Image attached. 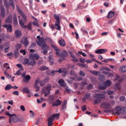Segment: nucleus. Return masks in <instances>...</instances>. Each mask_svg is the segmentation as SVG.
<instances>
[{"label":"nucleus","instance_id":"8fccbe9b","mask_svg":"<svg viewBox=\"0 0 126 126\" xmlns=\"http://www.w3.org/2000/svg\"><path fill=\"white\" fill-rule=\"evenodd\" d=\"M79 74L81 76H83V77L85 76V73H84L83 72V71H82V70L80 71V72L79 73Z\"/></svg>","mask_w":126,"mask_h":126},{"label":"nucleus","instance_id":"412c9836","mask_svg":"<svg viewBox=\"0 0 126 126\" xmlns=\"http://www.w3.org/2000/svg\"><path fill=\"white\" fill-rule=\"evenodd\" d=\"M15 34L16 36V38H20V37H21L22 36V33L21 32L18 30H17L15 32Z\"/></svg>","mask_w":126,"mask_h":126},{"label":"nucleus","instance_id":"680f3d73","mask_svg":"<svg viewBox=\"0 0 126 126\" xmlns=\"http://www.w3.org/2000/svg\"><path fill=\"white\" fill-rule=\"evenodd\" d=\"M13 95H16V96H18V95H19V92L17 91H14L13 92Z\"/></svg>","mask_w":126,"mask_h":126},{"label":"nucleus","instance_id":"4d7b16f0","mask_svg":"<svg viewBox=\"0 0 126 126\" xmlns=\"http://www.w3.org/2000/svg\"><path fill=\"white\" fill-rule=\"evenodd\" d=\"M35 124L36 126H39L40 125V118H38L36 120Z\"/></svg>","mask_w":126,"mask_h":126},{"label":"nucleus","instance_id":"a18cd8bd","mask_svg":"<svg viewBox=\"0 0 126 126\" xmlns=\"http://www.w3.org/2000/svg\"><path fill=\"white\" fill-rule=\"evenodd\" d=\"M18 55H19V53L18 52V50H16L14 51V56L16 59H17L18 57Z\"/></svg>","mask_w":126,"mask_h":126},{"label":"nucleus","instance_id":"aec40b11","mask_svg":"<svg viewBox=\"0 0 126 126\" xmlns=\"http://www.w3.org/2000/svg\"><path fill=\"white\" fill-rule=\"evenodd\" d=\"M66 105H67V100H64L62 103L61 110H65L66 109Z\"/></svg>","mask_w":126,"mask_h":126},{"label":"nucleus","instance_id":"2eb2a0df","mask_svg":"<svg viewBox=\"0 0 126 126\" xmlns=\"http://www.w3.org/2000/svg\"><path fill=\"white\" fill-rule=\"evenodd\" d=\"M59 44L61 47H64L65 46V41L63 38H61L59 40Z\"/></svg>","mask_w":126,"mask_h":126},{"label":"nucleus","instance_id":"603ef678","mask_svg":"<svg viewBox=\"0 0 126 126\" xmlns=\"http://www.w3.org/2000/svg\"><path fill=\"white\" fill-rule=\"evenodd\" d=\"M106 88H107V87L105 85L99 87L100 90H104V89H106Z\"/></svg>","mask_w":126,"mask_h":126},{"label":"nucleus","instance_id":"7c9ffc66","mask_svg":"<svg viewBox=\"0 0 126 126\" xmlns=\"http://www.w3.org/2000/svg\"><path fill=\"white\" fill-rule=\"evenodd\" d=\"M9 5L12 7V8L14 9L15 7V4L14 3V1L13 0H9Z\"/></svg>","mask_w":126,"mask_h":126},{"label":"nucleus","instance_id":"393cba45","mask_svg":"<svg viewBox=\"0 0 126 126\" xmlns=\"http://www.w3.org/2000/svg\"><path fill=\"white\" fill-rule=\"evenodd\" d=\"M0 16L1 17H3V18H4L5 17V9H4V7H2L0 11Z\"/></svg>","mask_w":126,"mask_h":126},{"label":"nucleus","instance_id":"58836bf2","mask_svg":"<svg viewBox=\"0 0 126 126\" xmlns=\"http://www.w3.org/2000/svg\"><path fill=\"white\" fill-rule=\"evenodd\" d=\"M26 26V28H28V30H30V31H32V23H29L28 26Z\"/></svg>","mask_w":126,"mask_h":126},{"label":"nucleus","instance_id":"49530a36","mask_svg":"<svg viewBox=\"0 0 126 126\" xmlns=\"http://www.w3.org/2000/svg\"><path fill=\"white\" fill-rule=\"evenodd\" d=\"M30 113H31L30 117H31V118H33V117H35L36 116L35 113H33V111L32 110H30Z\"/></svg>","mask_w":126,"mask_h":126},{"label":"nucleus","instance_id":"864d4df0","mask_svg":"<svg viewBox=\"0 0 126 126\" xmlns=\"http://www.w3.org/2000/svg\"><path fill=\"white\" fill-rule=\"evenodd\" d=\"M83 35H88V32L87 31H85L84 30H81Z\"/></svg>","mask_w":126,"mask_h":126},{"label":"nucleus","instance_id":"69168bd1","mask_svg":"<svg viewBox=\"0 0 126 126\" xmlns=\"http://www.w3.org/2000/svg\"><path fill=\"white\" fill-rule=\"evenodd\" d=\"M107 75L108 77H113V76H114V74L111 72L107 73Z\"/></svg>","mask_w":126,"mask_h":126},{"label":"nucleus","instance_id":"3c124183","mask_svg":"<svg viewBox=\"0 0 126 126\" xmlns=\"http://www.w3.org/2000/svg\"><path fill=\"white\" fill-rule=\"evenodd\" d=\"M92 88H93V85L92 84H90L87 87L88 90H90V89H92Z\"/></svg>","mask_w":126,"mask_h":126},{"label":"nucleus","instance_id":"423d86ee","mask_svg":"<svg viewBox=\"0 0 126 126\" xmlns=\"http://www.w3.org/2000/svg\"><path fill=\"white\" fill-rule=\"evenodd\" d=\"M115 110L117 111L116 112V114L117 115V116H120V115H121V112H122V111H123V112H126V107H122L120 106H116L115 107Z\"/></svg>","mask_w":126,"mask_h":126},{"label":"nucleus","instance_id":"a878e982","mask_svg":"<svg viewBox=\"0 0 126 126\" xmlns=\"http://www.w3.org/2000/svg\"><path fill=\"white\" fill-rule=\"evenodd\" d=\"M119 70L120 72H122L123 73H124V72H126V66L125 65H122L119 68Z\"/></svg>","mask_w":126,"mask_h":126},{"label":"nucleus","instance_id":"1a4fd4ad","mask_svg":"<svg viewBox=\"0 0 126 126\" xmlns=\"http://www.w3.org/2000/svg\"><path fill=\"white\" fill-rule=\"evenodd\" d=\"M29 59H30V60H33V61H35V60H38L40 59V56L38 54L30 53L29 54Z\"/></svg>","mask_w":126,"mask_h":126},{"label":"nucleus","instance_id":"4468645a","mask_svg":"<svg viewBox=\"0 0 126 126\" xmlns=\"http://www.w3.org/2000/svg\"><path fill=\"white\" fill-rule=\"evenodd\" d=\"M108 52V50L106 49H97L95 51V54H104L105 53H107Z\"/></svg>","mask_w":126,"mask_h":126},{"label":"nucleus","instance_id":"f257e3e1","mask_svg":"<svg viewBox=\"0 0 126 126\" xmlns=\"http://www.w3.org/2000/svg\"><path fill=\"white\" fill-rule=\"evenodd\" d=\"M61 114L57 113L52 115L50 117H49L48 119V126H53V121L55 120V119H59L60 118Z\"/></svg>","mask_w":126,"mask_h":126},{"label":"nucleus","instance_id":"6e6d98bb","mask_svg":"<svg viewBox=\"0 0 126 126\" xmlns=\"http://www.w3.org/2000/svg\"><path fill=\"white\" fill-rule=\"evenodd\" d=\"M69 74H70V75H75L76 73H75V72L74 71V70H71L69 72Z\"/></svg>","mask_w":126,"mask_h":126},{"label":"nucleus","instance_id":"0eeeda50","mask_svg":"<svg viewBox=\"0 0 126 126\" xmlns=\"http://www.w3.org/2000/svg\"><path fill=\"white\" fill-rule=\"evenodd\" d=\"M100 108L104 109V110L106 109H111V104L110 103L102 102L100 104Z\"/></svg>","mask_w":126,"mask_h":126},{"label":"nucleus","instance_id":"9d476101","mask_svg":"<svg viewBox=\"0 0 126 126\" xmlns=\"http://www.w3.org/2000/svg\"><path fill=\"white\" fill-rule=\"evenodd\" d=\"M21 43L23 44V45H24L25 47H27V46L29 45V41H28V38H27V37H26L22 38Z\"/></svg>","mask_w":126,"mask_h":126},{"label":"nucleus","instance_id":"2f4dec72","mask_svg":"<svg viewBox=\"0 0 126 126\" xmlns=\"http://www.w3.org/2000/svg\"><path fill=\"white\" fill-rule=\"evenodd\" d=\"M94 105H98L101 103V99L99 98H95L94 99Z\"/></svg>","mask_w":126,"mask_h":126},{"label":"nucleus","instance_id":"c9c22d12","mask_svg":"<svg viewBox=\"0 0 126 126\" xmlns=\"http://www.w3.org/2000/svg\"><path fill=\"white\" fill-rule=\"evenodd\" d=\"M70 57L73 59H72V62H75V63H77V62H78V59L76 58V57H75L74 54H72Z\"/></svg>","mask_w":126,"mask_h":126},{"label":"nucleus","instance_id":"72a5a7b5","mask_svg":"<svg viewBox=\"0 0 126 126\" xmlns=\"http://www.w3.org/2000/svg\"><path fill=\"white\" fill-rule=\"evenodd\" d=\"M19 22L20 25L21 26V27H22V28H23L24 29H25V28H26V26L24 25V22H23V21H22V20L20 19Z\"/></svg>","mask_w":126,"mask_h":126},{"label":"nucleus","instance_id":"e433bc0d","mask_svg":"<svg viewBox=\"0 0 126 126\" xmlns=\"http://www.w3.org/2000/svg\"><path fill=\"white\" fill-rule=\"evenodd\" d=\"M39 69L41 71H44V70H49V67L46 66H42Z\"/></svg>","mask_w":126,"mask_h":126},{"label":"nucleus","instance_id":"e2e57ef3","mask_svg":"<svg viewBox=\"0 0 126 126\" xmlns=\"http://www.w3.org/2000/svg\"><path fill=\"white\" fill-rule=\"evenodd\" d=\"M16 48L17 49L16 50H18H18H19L21 48V44H17L16 45Z\"/></svg>","mask_w":126,"mask_h":126},{"label":"nucleus","instance_id":"b1692460","mask_svg":"<svg viewBox=\"0 0 126 126\" xmlns=\"http://www.w3.org/2000/svg\"><path fill=\"white\" fill-rule=\"evenodd\" d=\"M62 101L60 99H58L55 101V103L53 104V106H55L56 107H58V106H61L62 105Z\"/></svg>","mask_w":126,"mask_h":126},{"label":"nucleus","instance_id":"9b49d317","mask_svg":"<svg viewBox=\"0 0 126 126\" xmlns=\"http://www.w3.org/2000/svg\"><path fill=\"white\" fill-rule=\"evenodd\" d=\"M2 27L6 28V29H7V31L9 32V33H11V32H12V26L11 25H4L2 26Z\"/></svg>","mask_w":126,"mask_h":126},{"label":"nucleus","instance_id":"de8ad7c7","mask_svg":"<svg viewBox=\"0 0 126 126\" xmlns=\"http://www.w3.org/2000/svg\"><path fill=\"white\" fill-rule=\"evenodd\" d=\"M4 5L6 8H8L9 7V4H8L6 1L4 2Z\"/></svg>","mask_w":126,"mask_h":126},{"label":"nucleus","instance_id":"052dcab7","mask_svg":"<svg viewBox=\"0 0 126 126\" xmlns=\"http://www.w3.org/2000/svg\"><path fill=\"white\" fill-rule=\"evenodd\" d=\"M91 47H92V44H85V48L86 49H88V48H91Z\"/></svg>","mask_w":126,"mask_h":126},{"label":"nucleus","instance_id":"09e8293b","mask_svg":"<svg viewBox=\"0 0 126 126\" xmlns=\"http://www.w3.org/2000/svg\"><path fill=\"white\" fill-rule=\"evenodd\" d=\"M99 78V80H100V81H103V80H104V79H105V76L103 75H100Z\"/></svg>","mask_w":126,"mask_h":126},{"label":"nucleus","instance_id":"f03ea898","mask_svg":"<svg viewBox=\"0 0 126 126\" xmlns=\"http://www.w3.org/2000/svg\"><path fill=\"white\" fill-rule=\"evenodd\" d=\"M54 18L55 20H56L57 23L55 24V27L56 30H58V31H61L62 30L61 27V20H60V16L59 15L55 14L54 15Z\"/></svg>","mask_w":126,"mask_h":126},{"label":"nucleus","instance_id":"f3484780","mask_svg":"<svg viewBox=\"0 0 126 126\" xmlns=\"http://www.w3.org/2000/svg\"><path fill=\"white\" fill-rule=\"evenodd\" d=\"M5 23H11L12 22V15H10L6 19Z\"/></svg>","mask_w":126,"mask_h":126},{"label":"nucleus","instance_id":"39448f33","mask_svg":"<svg viewBox=\"0 0 126 126\" xmlns=\"http://www.w3.org/2000/svg\"><path fill=\"white\" fill-rule=\"evenodd\" d=\"M56 55L62 58L63 60H65V58H66L68 56V53L66 50H63L61 53H59V52H56Z\"/></svg>","mask_w":126,"mask_h":126},{"label":"nucleus","instance_id":"a19ab883","mask_svg":"<svg viewBox=\"0 0 126 126\" xmlns=\"http://www.w3.org/2000/svg\"><path fill=\"white\" fill-rule=\"evenodd\" d=\"M49 63H50L51 65H53L54 64V59L52 58V56H49Z\"/></svg>","mask_w":126,"mask_h":126},{"label":"nucleus","instance_id":"0e129e2a","mask_svg":"<svg viewBox=\"0 0 126 126\" xmlns=\"http://www.w3.org/2000/svg\"><path fill=\"white\" fill-rule=\"evenodd\" d=\"M17 66L20 68V69H21L22 70H23V68L22 67V65L21 64H17Z\"/></svg>","mask_w":126,"mask_h":126},{"label":"nucleus","instance_id":"bf43d9fd","mask_svg":"<svg viewBox=\"0 0 126 126\" xmlns=\"http://www.w3.org/2000/svg\"><path fill=\"white\" fill-rule=\"evenodd\" d=\"M49 80H50V78H45L43 80H42V81L44 83H47V82H49Z\"/></svg>","mask_w":126,"mask_h":126},{"label":"nucleus","instance_id":"f8f14e48","mask_svg":"<svg viewBox=\"0 0 126 126\" xmlns=\"http://www.w3.org/2000/svg\"><path fill=\"white\" fill-rule=\"evenodd\" d=\"M93 98H98V99H104L105 95L103 94H95L93 95Z\"/></svg>","mask_w":126,"mask_h":126},{"label":"nucleus","instance_id":"cd10ccee","mask_svg":"<svg viewBox=\"0 0 126 126\" xmlns=\"http://www.w3.org/2000/svg\"><path fill=\"white\" fill-rule=\"evenodd\" d=\"M59 73H67V71H66V68H63V69L62 68L58 70Z\"/></svg>","mask_w":126,"mask_h":126},{"label":"nucleus","instance_id":"ea45409f","mask_svg":"<svg viewBox=\"0 0 126 126\" xmlns=\"http://www.w3.org/2000/svg\"><path fill=\"white\" fill-rule=\"evenodd\" d=\"M11 88H12V86L10 84H8V85H6V86H5L4 90L6 91L10 90Z\"/></svg>","mask_w":126,"mask_h":126},{"label":"nucleus","instance_id":"774afa93","mask_svg":"<svg viewBox=\"0 0 126 126\" xmlns=\"http://www.w3.org/2000/svg\"><path fill=\"white\" fill-rule=\"evenodd\" d=\"M68 68H74V65L69 64L68 65Z\"/></svg>","mask_w":126,"mask_h":126},{"label":"nucleus","instance_id":"6e6552de","mask_svg":"<svg viewBox=\"0 0 126 126\" xmlns=\"http://www.w3.org/2000/svg\"><path fill=\"white\" fill-rule=\"evenodd\" d=\"M18 121H19V118H18V117L16 114L9 119V124H11V122L13 123H17Z\"/></svg>","mask_w":126,"mask_h":126},{"label":"nucleus","instance_id":"473e14b6","mask_svg":"<svg viewBox=\"0 0 126 126\" xmlns=\"http://www.w3.org/2000/svg\"><path fill=\"white\" fill-rule=\"evenodd\" d=\"M35 64H36V61L35 60H30L28 65H31L32 66H33V65H35Z\"/></svg>","mask_w":126,"mask_h":126},{"label":"nucleus","instance_id":"f704fd0d","mask_svg":"<svg viewBox=\"0 0 126 126\" xmlns=\"http://www.w3.org/2000/svg\"><path fill=\"white\" fill-rule=\"evenodd\" d=\"M56 72H59L58 70L52 71L51 73H49V72H47L46 73L47 75H50L51 76H54Z\"/></svg>","mask_w":126,"mask_h":126},{"label":"nucleus","instance_id":"c756f323","mask_svg":"<svg viewBox=\"0 0 126 126\" xmlns=\"http://www.w3.org/2000/svg\"><path fill=\"white\" fill-rule=\"evenodd\" d=\"M114 15H115V12H113L112 11H110L108 13V14L107 15V18H112V17H113V16H114Z\"/></svg>","mask_w":126,"mask_h":126},{"label":"nucleus","instance_id":"338daca9","mask_svg":"<svg viewBox=\"0 0 126 126\" xmlns=\"http://www.w3.org/2000/svg\"><path fill=\"white\" fill-rule=\"evenodd\" d=\"M82 110L83 112H85V111H86V105H83L82 107Z\"/></svg>","mask_w":126,"mask_h":126},{"label":"nucleus","instance_id":"ddd939ff","mask_svg":"<svg viewBox=\"0 0 126 126\" xmlns=\"http://www.w3.org/2000/svg\"><path fill=\"white\" fill-rule=\"evenodd\" d=\"M39 81H40V79H37L35 80V82L34 85V89H36V92H38V91L40 90V87L38 86V84H39Z\"/></svg>","mask_w":126,"mask_h":126},{"label":"nucleus","instance_id":"5701e85b","mask_svg":"<svg viewBox=\"0 0 126 126\" xmlns=\"http://www.w3.org/2000/svg\"><path fill=\"white\" fill-rule=\"evenodd\" d=\"M122 81H123V79H121L119 80V82L115 84V88L117 90L121 89V85L120 84L121 82H122Z\"/></svg>","mask_w":126,"mask_h":126},{"label":"nucleus","instance_id":"4be33fe9","mask_svg":"<svg viewBox=\"0 0 126 126\" xmlns=\"http://www.w3.org/2000/svg\"><path fill=\"white\" fill-rule=\"evenodd\" d=\"M13 23L14 26H17V25L18 24V22L17 21V17L16 14H14L13 16Z\"/></svg>","mask_w":126,"mask_h":126},{"label":"nucleus","instance_id":"37998d69","mask_svg":"<svg viewBox=\"0 0 126 126\" xmlns=\"http://www.w3.org/2000/svg\"><path fill=\"white\" fill-rule=\"evenodd\" d=\"M29 61H30L29 59H25L24 60L23 63L24 64H28V65H29Z\"/></svg>","mask_w":126,"mask_h":126},{"label":"nucleus","instance_id":"dca6fc26","mask_svg":"<svg viewBox=\"0 0 126 126\" xmlns=\"http://www.w3.org/2000/svg\"><path fill=\"white\" fill-rule=\"evenodd\" d=\"M18 12L20 14V15H21V16L23 17L24 20L25 21H26V20H27L26 16H25V14H24V13H23L22 10H21V9H18Z\"/></svg>","mask_w":126,"mask_h":126},{"label":"nucleus","instance_id":"79ce46f5","mask_svg":"<svg viewBox=\"0 0 126 126\" xmlns=\"http://www.w3.org/2000/svg\"><path fill=\"white\" fill-rule=\"evenodd\" d=\"M90 72L94 75H98V73H100V71H96L94 70H91L90 71Z\"/></svg>","mask_w":126,"mask_h":126},{"label":"nucleus","instance_id":"4c0bfd02","mask_svg":"<svg viewBox=\"0 0 126 126\" xmlns=\"http://www.w3.org/2000/svg\"><path fill=\"white\" fill-rule=\"evenodd\" d=\"M30 78H31L30 75H27L24 77V81L25 82H28V81H29V80H30Z\"/></svg>","mask_w":126,"mask_h":126},{"label":"nucleus","instance_id":"6ab92c4d","mask_svg":"<svg viewBox=\"0 0 126 126\" xmlns=\"http://www.w3.org/2000/svg\"><path fill=\"white\" fill-rule=\"evenodd\" d=\"M58 83L60 86H62V87H65V86L66 85L65 83H64V81L63 79H60L58 81Z\"/></svg>","mask_w":126,"mask_h":126},{"label":"nucleus","instance_id":"7ed1b4c3","mask_svg":"<svg viewBox=\"0 0 126 126\" xmlns=\"http://www.w3.org/2000/svg\"><path fill=\"white\" fill-rule=\"evenodd\" d=\"M52 90V84H48L46 85V87H45L42 90V92L44 94V97H47L50 94V92Z\"/></svg>","mask_w":126,"mask_h":126},{"label":"nucleus","instance_id":"bb28decb","mask_svg":"<svg viewBox=\"0 0 126 126\" xmlns=\"http://www.w3.org/2000/svg\"><path fill=\"white\" fill-rule=\"evenodd\" d=\"M22 92L23 93H26V94H29V93H30V90H29V89H28V88L24 87L22 90Z\"/></svg>","mask_w":126,"mask_h":126},{"label":"nucleus","instance_id":"c85d7f7f","mask_svg":"<svg viewBox=\"0 0 126 126\" xmlns=\"http://www.w3.org/2000/svg\"><path fill=\"white\" fill-rule=\"evenodd\" d=\"M111 84H112V82L110 80H107L104 83V85H105L106 87H108V86H111Z\"/></svg>","mask_w":126,"mask_h":126},{"label":"nucleus","instance_id":"20e7f679","mask_svg":"<svg viewBox=\"0 0 126 126\" xmlns=\"http://www.w3.org/2000/svg\"><path fill=\"white\" fill-rule=\"evenodd\" d=\"M36 43L38 46L41 47L42 49H45V48L48 47V45L46 44V42L44 40V38H40L38 41L36 40Z\"/></svg>","mask_w":126,"mask_h":126},{"label":"nucleus","instance_id":"c03bdc74","mask_svg":"<svg viewBox=\"0 0 126 126\" xmlns=\"http://www.w3.org/2000/svg\"><path fill=\"white\" fill-rule=\"evenodd\" d=\"M5 115H6V116H8V117H9L10 118H11V117H13V116H15V114H10L8 112H6Z\"/></svg>","mask_w":126,"mask_h":126},{"label":"nucleus","instance_id":"a211bd4d","mask_svg":"<svg viewBox=\"0 0 126 126\" xmlns=\"http://www.w3.org/2000/svg\"><path fill=\"white\" fill-rule=\"evenodd\" d=\"M91 97V94H86L82 98V101L84 103H85L86 99H89Z\"/></svg>","mask_w":126,"mask_h":126},{"label":"nucleus","instance_id":"13d9d810","mask_svg":"<svg viewBox=\"0 0 126 126\" xmlns=\"http://www.w3.org/2000/svg\"><path fill=\"white\" fill-rule=\"evenodd\" d=\"M21 70L19 69L18 70L16 73L14 74L15 75H21Z\"/></svg>","mask_w":126,"mask_h":126},{"label":"nucleus","instance_id":"5fc2aeb1","mask_svg":"<svg viewBox=\"0 0 126 126\" xmlns=\"http://www.w3.org/2000/svg\"><path fill=\"white\" fill-rule=\"evenodd\" d=\"M65 90L67 93L69 94V93L70 92V89H69V88H68V87H66L65 88Z\"/></svg>","mask_w":126,"mask_h":126}]
</instances>
